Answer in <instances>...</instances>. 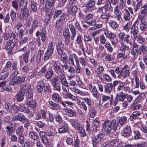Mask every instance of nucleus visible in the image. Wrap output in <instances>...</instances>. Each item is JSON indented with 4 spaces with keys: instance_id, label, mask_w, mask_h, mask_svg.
I'll use <instances>...</instances> for the list:
<instances>
[{
    "instance_id": "a18cd8bd",
    "label": "nucleus",
    "mask_w": 147,
    "mask_h": 147,
    "mask_svg": "<svg viewBox=\"0 0 147 147\" xmlns=\"http://www.w3.org/2000/svg\"><path fill=\"white\" fill-rule=\"evenodd\" d=\"M31 8L34 12H36L37 10L38 4L34 1H31L30 4Z\"/></svg>"
},
{
    "instance_id": "603ef678",
    "label": "nucleus",
    "mask_w": 147,
    "mask_h": 147,
    "mask_svg": "<svg viewBox=\"0 0 147 147\" xmlns=\"http://www.w3.org/2000/svg\"><path fill=\"white\" fill-rule=\"evenodd\" d=\"M125 34L123 32H120L118 34V38L119 43L121 44H123V40L125 36Z\"/></svg>"
},
{
    "instance_id": "cd10ccee",
    "label": "nucleus",
    "mask_w": 147,
    "mask_h": 147,
    "mask_svg": "<svg viewBox=\"0 0 147 147\" xmlns=\"http://www.w3.org/2000/svg\"><path fill=\"white\" fill-rule=\"evenodd\" d=\"M70 122L72 126L76 130L79 129L81 125L78 123V120L76 119H71Z\"/></svg>"
},
{
    "instance_id": "e2e57ef3",
    "label": "nucleus",
    "mask_w": 147,
    "mask_h": 147,
    "mask_svg": "<svg viewBox=\"0 0 147 147\" xmlns=\"http://www.w3.org/2000/svg\"><path fill=\"white\" fill-rule=\"evenodd\" d=\"M147 124V121H146ZM141 129L142 132V135L143 136L147 138V125L142 126Z\"/></svg>"
},
{
    "instance_id": "338daca9",
    "label": "nucleus",
    "mask_w": 147,
    "mask_h": 147,
    "mask_svg": "<svg viewBox=\"0 0 147 147\" xmlns=\"http://www.w3.org/2000/svg\"><path fill=\"white\" fill-rule=\"evenodd\" d=\"M80 128L79 129L77 130H79V133L80 134V136L82 137L85 136L86 135V134L84 128L81 125Z\"/></svg>"
},
{
    "instance_id": "2f4dec72",
    "label": "nucleus",
    "mask_w": 147,
    "mask_h": 147,
    "mask_svg": "<svg viewBox=\"0 0 147 147\" xmlns=\"http://www.w3.org/2000/svg\"><path fill=\"white\" fill-rule=\"evenodd\" d=\"M49 104L50 106V108L53 110H57L60 108V106L58 104L54 103L51 101L49 102Z\"/></svg>"
},
{
    "instance_id": "ea45409f",
    "label": "nucleus",
    "mask_w": 147,
    "mask_h": 147,
    "mask_svg": "<svg viewBox=\"0 0 147 147\" xmlns=\"http://www.w3.org/2000/svg\"><path fill=\"white\" fill-rule=\"evenodd\" d=\"M55 47V43L53 42H50L48 45L46 51L53 53L54 48Z\"/></svg>"
},
{
    "instance_id": "aec40b11",
    "label": "nucleus",
    "mask_w": 147,
    "mask_h": 147,
    "mask_svg": "<svg viewBox=\"0 0 147 147\" xmlns=\"http://www.w3.org/2000/svg\"><path fill=\"white\" fill-rule=\"evenodd\" d=\"M24 92L20 90L17 92L15 96V98L18 102H20L23 100L25 94Z\"/></svg>"
},
{
    "instance_id": "c85d7f7f",
    "label": "nucleus",
    "mask_w": 147,
    "mask_h": 147,
    "mask_svg": "<svg viewBox=\"0 0 147 147\" xmlns=\"http://www.w3.org/2000/svg\"><path fill=\"white\" fill-rule=\"evenodd\" d=\"M113 85L112 83H109L105 85V92L107 94H109L112 89Z\"/></svg>"
},
{
    "instance_id": "f257e3e1",
    "label": "nucleus",
    "mask_w": 147,
    "mask_h": 147,
    "mask_svg": "<svg viewBox=\"0 0 147 147\" xmlns=\"http://www.w3.org/2000/svg\"><path fill=\"white\" fill-rule=\"evenodd\" d=\"M129 70L128 65H125L121 69L120 67H117L114 70L110 69L109 72L114 79L117 78L119 79L123 78L125 79L129 76Z\"/></svg>"
},
{
    "instance_id": "dca6fc26",
    "label": "nucleus",
    "mask_w": 147,
    "mask_h": 147,
    "mask_svg": "<svg viewBox=\"0 0 147 147\" xmlns=\"http://www.w3.org/2000/svg\"><path fill=\"white\" fill-rule=\"evenodd\" d=\"M12 120L13 122L19 121L21 122L25 121L26 122H28V120L22 114H19L18 115H16L13 117L12 119Z\"/></svg>"
},
{
    "instance_id": "9d476101",
    "label": "nucleus",
    "mask_w": 147,
    "mask_h": 147,
    "mask_svg": "<svg viewBox=\"0 0 147 147\" xmlns=\"http://www.w3.org/2000/svg\"><path fill=\"white\" fill-rule=\"evenodd\" d=\"M40 36L42 41L44 42H45L47 39V32L46 28L45 27H42L40 30L37 31L36 32V36Z\"/></svg>"
},
{
    "instance_id": "58836bf2",
    "label": "nucleus",
    "mask_w": 147,
    "mask_h": 147,
    "mask_svg": "<svg viewBox=\"0 0 147 147\" xmlns=\"http://www.w3.org/2000/svg\"><path fill=\"white\" fill-rule=\"evenodd\" d=\"M136 43L139 45H144L145 43V40L141 35H139L136 38Z\"/></svg>"
},
{
    "instance_id": "f3484780",
    "label": "nucleus",
    "mask_w": 147,
    "mask_h": 147,
    "mask_svg": "<svg viewBox=\"0 0 147 147\" xmlns=\"http://www.w3.org/2000/svg\"><path fill=\"white\" fill-rule=\"evenodd\" d=\"M18 34L16 32H13L10 34L9 41L12 42L13 46L17 45L18 42Z\"/></svg>"
},
{
    "instance_id": "20e7f679",
    "label": "nucleus",
    "mask_w": 147,
    "mask_h": 147,
    "mask_svg": "<svg viewBox=\"0 0 147 147\" xmlns=\"http://www.w3.org/2000/svg\"><path fill=\"white\" fill-rule=\"evenodd\" d=\"M125 5L124 0H119V5H117L114 8V18L117 20L120 21L121 18V12L120 9L122 10L124 8Z\"/></svg>"
},
{
    "instance_id": "864d4df0",
    "label": "nucleus",
    "mask_w": 147,
    "mask_h": 147,
    "mask_svg": "<svg viewBox=\"0 0 147 147\" xmlns=\"http://www.w3.org/2000/svg\"><path fill=\"white\" fill-rule=\"evenodd\" d=\"M20 0H14L12 2V5L16 10L17 11L19 7Z\"/></svg>"
},
{
    "instance_id": "680f3d73",
    "label": "nucleus",
    "mask_w": 147,
    "mask_h": 147,
    "mask_svg": "<svg viewBox=\"0 0 147 147\" xmlns=\"http://www.w3.org/2000/svg\"><path fill=\"white\" fill-rule=\"evenodd\" d=\"M109 26L113 29L117 28L119 25L117 22L114 20H111L109 23Z\"/></svg>"
},
{
    "instance_id": "473e14b6",
    "label": "nucleus",
    "mask_w": 147,
    "mask_h": 147,
    "mask_svg": "<svg viewBox=\"0 0 147 147\" xmlns=\"http://www.w3.org/2000/svg\"><path fill=\"white\" fill-rule=\"evenodd\" d=\"M57 51L59 55L62 54L63 51L64 45L62 44V42H59L56 45Z\"/></svg>"
},
{
    "instance_id": "5fc2aeb1",
    "label": "nucleus",
    "mask_w": 147,
    "mask_h": 147,
    "mask_svg": "<svg viewBox=\"0 0 147 147\" xmlns=\"http://www.w3.org/2000/svg\"><path fill=\"white\" fill-rule=\"evenodd\" d=\"M71 90L74 92L79 94L81 96H85L86 95V93L75 88H72Z\"/></svg>"
},
{
    "instance_id": "052dcab7",
    "label": "nucleus",
    "mask_w": 147,
    "mask_h": 147,
    "mask_svg": "<svg viewBox=\"0 0 147 147\" xmlns=\"http://www.w3.org/2000/svg\"><path fill=\"white\" fill-rule=\"evenodd\" d=\"M63 96L65 98H69L73 100H75L76 99V97L74 95H72V94L70 92L68 93L67 92L65 93H64L63 95Z\"/></svg>"
},
{
    "instance_id": "1a4fd4ad",
    "label": "nucleus",
    "mask_w": 147,
    "mask_h": 147,
    "mask_svg": "<svg viewBox=\"0 0 147 147\" xmlns=\"http://www.w3.org/2000/svg\"><path fill=\"white\" fill-rule=\"evenodd\" d=\"M26 78L24 76H13L9 82V84L12 85H17L24 82Z\"/></svg>"
},
{
    "instance_id": "774afa93",
    "label": "nucleus",
    "mask_w": 147,
    "mask_h": 147,
    "mask_svg": "<svg viewBox=\"0 0 147 147\" xmlns=\"http://www.w3.org/2000/svg\"><path fill=\"white\" fill-rule=\"evenodd\" d=\"M60 59L62 61L63 63H66L67 61V55L66 53H62V54H61Z\"/></svg>"
},
{
    "instance_id": "bf43d9fd",
    "label": "nucleus",
    "mask_w": 147,
    "mask_h": 147,
    "mask_svg": "<svg viewBox=\"0 0 147 147\" xmlns=\"http://www.w3.org/2000/svg\"><path fill=\"white\" fill-rule=\"evenodd\" d=\"M120 47L119 51L121 52L124 53H126L129 50V47L124 44V43H123V44Z\"/></svg>"
},
{
    "instance_id": "4c0bfd02",
    "label": "nucleus",
    "mask_w": 147,
    "mask_h": 147,
    "mask_svg": "<svg viewBox=\"0 0 147 147\" xmlns=\"http://www.w3.org/2000/svg\"><path fill=\"white\" fill-rule=\"evenodd\" d=\"M63 110L66 112L65 114L69 117H74L76 115V112L69 108L65 109Z\"/></svg>"
},
{
    "instance_id": "49530a36",
    "label": "nucleus",
    "mask_w": 147,
    "mask_h": 147,
    "mask_svg": "<svg viewBox=\"0 0 147 147\" xmlns=\"http://www.w3.org/2000/svg\"><path fill=\"white\" fill-rule=\"evenodd\" d=\"M25 133L24 129L22 126H21L16 129V134L17 136H20L24 135Z\"/></svg>"
},
{
    "instance_id": "4d7b16f0",
    "label": "nucleus",
    "mask_w": 147,
    "mask_h": 147,
    "mask_svg": "<svg viewBox=\"0 0 147 147\" xmlns=\"http://www.w3.org/2000/svg\"><path fill=\"white\" fill-rule=\"evenodd\" d=\"M140 115V113L138 111H134L130 116V119L131 120L136 119Z\"/></svg>"
},
{
    "instance_id": "bb28decb",
    "label": "nucleus",
    "mask_w": 147,
    "mask_h": 147,
    "mask_svg": "<svg viewBox=\"0 0 147 147\" xmlns=\"http://www.w3.org/2000/svg\"><path fill=\"white\" fill-rule=\"evenodd\" d=\"M123 12L124 20L126 22L129 21L131 18L129 12L128 11L127 9H124Z\"/></svg>"
},
{
    "instance_id": "de8ad7c7",
    "label": "nucleus",
    "mask_w": 147,
    "mask_h": 147,
    "mask_svg": "<svg viewBox=\"0 0 147 147\" xmlns=\"http://www.w3.org/2000/svg\"><path fill=\"white\" fill-rule=\"evenodd\" d=\"M9 74V72L7 71H4L3 70L2 72L0 75V80L5 79L8 77Z\"/></svg>"
},
{
    "instance_id": "69168bd1",
    "label": "nucleus",
    "mask_w": 147,
    "mask_h": 147,
    "mask_svg": "<svg viewBox=\"0 0 147 147\" xmlns=\"http://www.w3.org/2000/svg\"><path fill=\"white\" fill-rule=\"evenodd\" d=\"M131 53L135 59L138 58V49L132 48Z\"/></svg>"
},
{
    "instance_id": "9b49d317",
    "label": "nucleus",
    "mask_w": 147,
    "mask_h": 147,
    "mask_svg": "<svg viewBox=\"0 0 147 147\" xmlns=\"http://www.w3.org/2000/svg\"><path fill=\"white\" fill-rule=\"evenodd\" d=\"M68 62L69 64L75 66V62L76 64H77L79 63V59L77 55L73 53L69 56Z\"/></svg>"
},
{
    "instance_id": "393cba45",
    "label": "nucleus",
    "mask_w": 147,
    "mask_h": 147,
    "mask_svg": "<svg viewBox=\"0 0 147 147\" xmlns=\"http://www.w3.org/2000/svg\"><path fill=\"white\" fill-rule=\"evenodd\" d=\"M20 90L22 92H24V94H26V92H31L33 90L31 88V86L28 84H27L22 86Z\"/></svg>"
},
{
    "instance_id": "0e129e2a",
    "label": "nucleus",
    "mask_w": 147,
    "mask_h": 147,
    "mask_svg": "<svg viewBox=\"0 0 147 147\" xmlns=\"http://www.w3.org/2000/svg\"><path fill=\"white\" fill-rule=\"evenodd\" d=\"M53 54L52 53L46 51L44 57V61H46L48 60L52 57Z\"/></svg>"
},
{
    "instance_id": "0eeeda50",
    "label": "nucleus",
    "mask_w": 147,
    "mask_h": 147,
    "mask_svg": "<svg viewBox=\"0 0 147 147\" xmlns=\"http://www.w3.org/2000/svg\"><path fill=\"white\" fill-rule=\"evenodd\" d=\"M40 72L42 74H44L45 77L48 80L51 79V78L54 74L52 69H49L47 70V65H45L42 67Z\"/></svg>"
},
{
    "instance_id": "a878e982",
    "label": "nucleus",
    "mask_w": 147,
    "mask_h": 147,
    "mask_svg": "<svg viewBox=\"0 0 147 147\" xmlns=\"http://www.w3.org/2000/svg\"><path fill=\"white\" fill-rule=\"evenodd\" d=\"M95 5V0H90L85 4V7L88 9L91 10L93 9Z\"/></svg>"
},
{
    "instance_id": "2eb2a0df",
    "label": "nucleus",
    "mask_w": 147,
    "mask_h": 147,
    "mask_svg": "<svg viewBox=\"0 0 147 147\" xmlns=\"http://www.w3.org/2000/svg\"><path fill=\"white\" fill-rule=\"evenodd\" d=\"M140 21L139 23V27L140 30L143 32L146 30L147 27V23L146 20L145 18H142L141 19H139Z\"/></svg>"
},
{
    "instance_id": "c03bdc74",
    "label": "nucleus",
    "mask_w": 147,
    "mask_h": 147,
    "mask_svg": "<svg viewBox=\"0 0 147 147\" xmlns=\"http://www.w3.org/2000/svg\"><path fill=\"white\" fill-rule=\"evenodd\" d=\"M29 138L34 140H36L38 138V134L35 132L32 131L30 132L29 134Z\"/></svg>"
},
{
    "instance_id": "4468645a",
    "label": "nucleus",
    "mask_w": 147,
    "mask_h": 147,
    "mask_svg": "<svg viewBox=\"0 0 147 147\" xmlns=\"http://www.w3.org/2000/svg\"><path fill=\"white\" fill-rule=\"evenodd\" d=\"M12 68L13 71V72L12 76H16L18 75L19 72L20 70V67L19 64L17 62H14L12 65Z\"/></svg>"
},
{
    "instance_id": "72a5a7b5",
    "label": "nucleus",
    "mask_w": 147,
    "mask_h": 147,
    "mask_svg": "<svg viewBox=\"0 0 147 147\" xmlns=\"http://www.w3.org/2000/svg\"><path fill=\"white\" fill-rule=\"evenodd\" d=\"M127 53H124L120 52L118 53L117 55V58L118 59L121 60H124L127 59Z\"/></svg>"
},
{
    "instance_id": "13d9d810",
    "label": "nucleus",
    "mask_w": 147,
    "mask_h": 147,
    "mask_svg": "<svg viewBox=\"0 0 147 147\" xmlns=\"http://www.w3.org/2000/svg\"><path fill=\"white\" fill-rule=\"evenodd\" d=\"M42 49L41 47L40 48V49L38 51V56L37 57L38 58L36 59V61L37 63L38 62L39 63L41 61V57L42 56L43 54L44 53V51L42 50H41Z\"/></svg>"
},
{
    "instance_id": "c756f323",
    "label": "nucleus",
    "mask_w": 147,
    "mask_h": 147,
    "mask_svg": "<svg viewBox=\"0 0 147 147\" xmlns=\"http://www.w3.org/2000/svg\"><path fill=\"white\" fill-rule=\"evenodd\" d=\"M68 126L67 124L66 123H64L63 125L58 129V132L62 134L67 132L68 130Z\"/></svg>"
},
{
    "instance_id": "39448f33",
    "label": "nucleus",
    "mask_w": 147,
    "mask_h": 147,
    "mask_svg": "<svg viewBox=\"0 0 147 147\" xmlns=\"http://www.w3.org/2000/svg\"><path fill=\"white\" fill-rule=\"evenodd\" d=\"M28 1L27 0H20V7L21 8V14L24 17H28L29 16V11L28 8Z\"/></svg>"
},
{
    "instance_id": "c9c22d12",
    "label": "nucleus",
    "mask_w": 147,
    "mask_h": 147,
    "mask_svg": "<svg viewBox=\"0 0 147 147\" xmlns=\"http://www.w3.org/2000/svg\"><path fill=\"white\" fill-rule=\"evenodd\" d=\"M139 53L143 55H147V45H141L139 48Z\"/></svg>"
},
{
    "instance_id": "6ab92c4d",
    "label": "nucleus",
    "mask_w": 147,
    "mask_h": 147,
    "mask_svg": "<svg viewBox=\"0 0 147 147\" xmlns=\"http://www.w3.org/2000/svg\"><path fill=\"white\" fill-rule=\"evenodd\" d=\"M59 78L60 82L62 86H63L66 87H68V84L65 75L62 74L59 75Z\"/></svg>"
},
{
    "instance_id": "37998d69",
    "label": "nucleus",
    "mask_w": 147,
    "mask_h": 147,
    "mask_svg": "<svg viewBox=\"0 0 147 147\" xmlns=\"http://www.w3.org/2000/svg\"><path fill=\"white\" fill-rule=\"evenodd\" d=\"M42 89L43 92L46 93L50 92L51 91V86L48 83L44 84Z\"/></svg>"
},
{
    "instance_id": "f8f14e48",
    "label": "nucleus",
    "mask_w": 147,
    "mask_h": 147,
    "mask_svg": "<svg viewBox=\"0 0 147 147\" xmlns=\"http://www.w3.org/2000/svg\"><path fill=\"white\" fill-rule=\"evenodd\" d=\"M139 15V19L145 18V17H147V3L144 4L141 7Z\"/></svg>"
},
{
    "instance_id": "b1692460",
    "label": "nucleus",
    "mask_w": 147,
    "mask_h": 147,
    "mask_svg": "<svg viewBox=\"0 0 147 147\" xmlns=\"http://www.w3.org/2000/svg\"><path fill=\"white\" fill-rule=\"evenodd\" d=\"M139 30L138 27H131L130 33L131 34L134 38V39L136 40L138 33Z\"/></svg>"
},
{
    "instance_id": "7ed1b4c3",
    "label": "nucleus",
    "mask_w": 147,
    "mask_h": 147,
    "mask_svg": "<svg viewBox=\"0 0 147 147\" xmlns=\"http://www.w3.org/2000/svg\"><path fill=\"white\" fill-rule=\"evenodd\" d=\"M117 125L118 124L116 123L115 120H113L111 121L106 120L103 124V127L102 129L104 131H106L107 134H109L113 128L115 130L116 129Z\"/></svg>"
},
{
    "instance_id": "a211bd4d",
    "label": "nucleus",
    "mask_w": 147,
    "mask_h": 147,
    "mask_svg": "<svg viewBox=\"0 0 147 147\" xmlns=\"http://www.w3.org/2000/svg\"><path fill=\"white\" fill-rule=\"evenodd\" d=\"M126 96L124 93L121 92L119 93H118L117 95L115 98V101L114 102V104L116 105L118 101H122L125 99Z\"/></svg>"
},
{
    "instance_id": "a19ab883",
    "label": "nucleus",
    "mask_w": 147,
    "mask_h": 147,
    "mask_svg": "<svg viewBox=\"0 0 147 147\" xmlns=\"http://www.w3.org/2000/svg\"><path fill=\"white\" fill-rule=\"evenodd\" d=\"M79 60L80 64L82 66V69L84 70V67L87 65V59L86 58L81 57L80 58Z\"/></svg>"
},
{
    "instance_id": "79ce46f5",
    "label": "nucleus",
    "mask_w": 147,
    "mask_h": 147,
    "mask_svg": "<svg viewBox=\"0 0 147 147\" xmlns=\"http://www.w3.org/2000/svg\"><path fill=\"white\" fill-rule=\"evenodd\" d=\"M132 24V22L129 21L124 25L123 27V30H125L126 32L128 33L130 30Z\"/></svg>"
},
{
    "instance_id": "6e6d98bb",
    "label": "nucleus",
    "mask_w": 147,
    "mask_h": 147,
    "mask_svg": "<svg viewBox=\"0 0 147 147\" xmlns=\"http://www.w3.org/2000/svg\"><path fill=\"white\" fill-rule=\"evenodd\" d=\"M13 42H11L9 40L6 42L5 48L7 50L8 49H10V48L13 49L17 45H15L13 46Z\"/></svg>"
},
{
    "instance_id": "4be33fe9",
    "label": "nucleus",
    "mask_w": 147,
    "mask_h": 147,
    "mask_svg": "<svg viewBox=\"0 0 147 147\" xmlns=\"http://www.w3.org/2000/svg\"><path fill=\"white\" fill-rule=\"evenodd\" d=\"M45 82L43 80L40 81L38 82L36 85L37 91L39 93H41L42 91V89L43 86L44 85Z\"/></svg>"
},
{
    "instance_id": "09e8293b",
    "label": "nucleus",
    "mask_w": 147,
    "mask_h": 147,
    "mask_svg": "<svg viewBox=\"0 0 147 147\" xmlns=\"http://www.w3.org/2000/svg\"><path fill=\"white\" fill-rule=\"evenodd\" d=\"M12 65V63L11 62L9 61L7 62L5 66L3 68V70L4 71H7L9 72Z\"/></svg>"
},
{
    "instance_id": "e433bc0d",
    "label": "nucleus",
    "mask_w": 147,
    "mask_h": 147,
    "mask_svg": "<svg viewBox=\"0 0 147 147\" xmlns=\"http://www.w3.org/2000/svg\"><path fill=\"white\" fill-rule=\"evenodd\" d=\"M75 69L73 67L70 66L69 67L67 71L70 74L68 76V77L69 79H71L74 77L75 75L74 74L75 72Z\"/></svg>"
},
{
    "instance_id": "6e6552de",
    "label": "nucleus",
    "mask_w": 147,
    "mask_h": 147,
    "mask_svg": "<svg viewBox=\"0 0 147 147\" xmlns=\"http://www.w3.org/2000/svg\"><path fill=\"white\" fill-rule=\"evenodd\" d=\"M58 76L53 77L50 80L53 89L54 91L60 92L61 90V86L59 82Z\"/></svg>"
},
{
    "instance_id": "ddd939ff",
    "label": "nucleus",
    "mask_w": 147,
    "mask_h": 147,
    "mask_svg": "<svg viewBox=\"0 0 147 147\" xmlns=\"http://www.w3.org/2000/svg\"><path fill=\"white\" fill-rule=\"evenodd\" d=\"M16 123L15 122H11L6 126V131L8 136H10L13 133L15 129Z\"/></svg>"
},
{
    "instance_id": "5701e85b",
    "label": "nucleus",
    "mask_w": 147,
    "mask_h": 147,
    "mask_svg": "<svg viewBox=\"0 0 147 147\" xmlns=\"http://www.w3.org/2000/svg\"><path fill=\"white\" fill-rule=\"evenodd\" d=\"M38 21L36 20H34L32 22L31 27L28 30L29 34L32 35L33 31L35 30L36 28L38 26Z\"/></svg>"
},
{
    "instance_id": "f03ea898",
    "label": "nucleus",
    "mask_w": 147,
    "mask_h": 147,
    "mask_svg": "<svg viewBox=\"0 0 147 147\" xmlns=\"http://www.w3.org/2000/svg\"><path fill=\"white\" fill-rule=\"evenodd\" d=\"M68 24L71 33V40H73L76 34V30L75 28L74 25L75 26V27L81 33L82 32V30L80 24L77 21L75 23L73 21H69Z\"/></svg>"
},
{
    "instance_id": "412c9836",
    "label": "nucleus",
    "mask_w": 147,
    "mask_h": 147,
    "mask_svg": "<svg viewBox=\"0 0 147 147\" xmlns=\"http://www.w3.org/2000/svg\"><path fill=\"white\" fill-rule=\"evenodd\" d=\"M131 132V130L129 125H127L122 131V135L124 136H129Z\"/></svg>"
},
{
    "instance_id": "f704fd0d",
    "label": "nucleus",
    "mask_w": 147,
    "mask_h": 147,
    "mask_svg": "<svg viewBox=\"0 0 147 147\" xmlns=\"http://www.w3.org/2000/svg\"><path fill=\"white\" fill-rule=\"evenodd\" d=\"M62 11L61 10H58L56 9H55L52 8L50 11L51 13L53 15V18H56L62 13Z\"/></svg>"
},
{
    "instance_id": "7c9ffc66",
    "label": "nucleus",
    "mask_w": 147,
    "mask_h": 147,
    "mask_svg": "<svg viewBox=\"0 0 147 147\" xmlns=\"http://www.w3.org/2000/svg\"><path fill=\"white\" fill-rule=\"evenodd\" d=\"M53 100L56 103H59L61 102V97L60 95L57 93H53L52 95Z\"/></svg>"
},
{
    "instance_id": "8fccbe9b",
    "label": "nucleus",
    "mask_w": 147,
    "mask_h": 147,
    "mask_svg": "<svg viewBox=\"0 0 147 147\" xmlns=\"http://www.w3.org/2000/svg\"><path fill=\"white\" fill-rule=\"evenodd\" d=\"M91 91L93 93V96L96 97L97 99L99 100L100 98V94H99L95 86H94L93 87Z\"/></svg>"
},
{
    "instance_id": "3c124183",
    "label": "nucleus",
    "mask_w": 147,
    "mask_h": 147,
    "mask_svg": "<svg viewBox=\"0 0 147 147\" xmlns=\"http://www.w3.org/2000/svg\"><path fill=\"white\" fill-rule=\"evenodd\" d=\"M127 121V118L125 116H123L118 119V122L119 124L122 126L125 124Z\"/></svg>"
},
{
    "instance_id": "423d86ee",
    "label": "nucleus",
    "mask_w": 147,
    "mask_h": 147,
    "mask_svg": "<svg viewBox=\"0 0 147 147\" xmlns=\"http://www.w3.org/2000/svg\"><path fill=\"white\" fill-rule=\"evenodd\" d=\"M52 67L55 72L58 75L63 74L64 72L63 70L62 64L58 61H53L52 62Z\"/></svg>"
}]
</instances>
